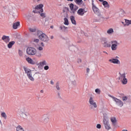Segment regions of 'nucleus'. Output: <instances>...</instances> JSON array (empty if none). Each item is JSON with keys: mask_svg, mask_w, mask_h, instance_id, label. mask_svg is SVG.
Returning <instances> with one entry per match:
<instances>
[{"mask_svg": "<svg viewBox=\"0 0 131 131\" xmlns=\"http://www.w3.org/2000/svg\"><path fill=\"white\" fill-rule=\"evenodd\" d=\"M37 35L39 39L42 41H49V37H48V36L46 34L42 33V32H41L40 31H38Z\"/></svg>", "mask_w": 131, "mask_h": 131, "instance_id": "f257e3e1", "label": "nucleus"}, {"mask_svg": "<svg viewBox=\"0 0 131 131\" xmlns=\"http://www.w3.org/2000/svg\"><path fill=\"white\" fill-rule=\"evenodd\" d=\"M24 70L26 74H27V77L31 81L33 82L34 81V80H35L33 76H32V73L31 72V70L27 68L24 67Z\"/></svg>", "mask_w": 131, "mask_h": 131, "instance_id": "f03ea898", "label": "nucleus"}, {"mask_svg": "<svg viewBox=\"0 0 131 131\" xmlns=\"http://www.w3.org/2000/svg\"><path fill=\"white\" fill-rule=\"evenodd\" d=\"M108 97H110V98H113V101H114V102H115L116 103V105H117V106H118V107H122L123 106V102L122 101H121V100L110 95L108 94Z\"/></svg>", "mask_w": 131, "mask_h": 131, "instance_id": "7ed1b4c3", "label": "nucleus"}, {"mask_svg": "<svg viewBox=\"0 0 131 131\" xmlns=\"http://www.w3.org/2000/svg\"><path fill=\"white\" fill-rule=\"evenodd\" d=\"M26 53L29 56H34L36 54V49L33 47H28L26 50Z\"/></svg>", "mask_w": 131, "mask_h": 131, "instance_id": "20e7f679", "label": "nucleus"}, {"mask_svg": "<svg viewBox=\"0 0 131 131\" xmlns=\"http://www.w3.org/2000/svg\"><path fill=\"white\" fill-rule=\"evenodd\" d=\"M111 45L112 51H116L118 48V46H119L120 43L116 40H114L111 41Z\"/></svg>", "mask_w": 131, "mask_h": 131, "instance_id": "39448f33", "label": "nucleus"}, {"mask_svg": "<svg viewBox=\"0 0 131 131\" xmlns=\"http://www.w3.org/2000/svg\"><path fill=\"white\" fill-rule=\"evenodd\" d=\"M89 103L90 105V108L91 109H93V108H97V103L95 102V100H94V97H90L89 100Z\"/></svg>", "mask_w": 131, "mask_h": 131, "instance_id": "423d86ee", "label": "nucleus"}, {"mask_svg": "<svg viewBox=\"0 0 131 131\" xmlns=\"http://www.w3.org/2000/svg\"><path fill=\"white\" fill-rule=\"evenodd\" d=\"M92 9L94 14L97 15L98 16H101V12H100V9L96 6L95 4H94V1L92 0Z\"/></svg>", "mask_w": 131, "mask_h": 131, "instance_id": "0eeeda50", "label": "nucleus"}, {"mask_svg": "<svg viewBox=\"0 0 131 131\" xmlns=\"http://www.w3.org/2000/svg\"><path fill=\"white\" fill-rule=\"evenodd\" d=\"M103 125L106 130H110L111 126L110 125V123H109V120L108 119H103Z\"/></svg>", "mask_w": 131, "mask_h": 131, "instance_id": "6e6552de", "label": "nucleus"}, {"mask_svg": "<svg viewBox=\"0 0 131 131\" xmlns=\"http://www.w3.org/2000/svg\"><path fill=\"white\" fill-rule=\"evenodd\" d=\"M102 43L104 48H111V44L108 42L106 38L102 39Z\"/></svg>", "mask_w": 131, "mask_h": 131, "instance_id": "1a4fd4ad", "label": "nucleus"}, {"mask_svg": "<svg viewBox=\"0 0 131 131\" xmlns=\"http://www.w3.org/2000/svg\"><path fill=\"white\" fill-rule=\"evenodd\" d=\"M41 122L46 124L49 122V115L48 114L43 115L41 119Z\"/></svg>", "mask_w": 131, "mask_h": 131, "instance_id": "9d476101", "label": "nucleus"}, {"mask_svg": "<svg viewBox=\"0 0 131 131\" xmlns=\"http://www.w3.org/2000/svg\"><path fill=\"white\" fill-rule=\"evenodd\" d=\"M19 114L21 115V116H24V115H25L26 117H27L29 115V113L26 111V109L25 108L20 110L19 111Z\"/></svg>", "mask_w": 131, "mask_h": 131, "instance_id": "9b49d317", "label": "nucleus"}, {"mask_svg": "<svg viewBox=\"0 0 131 131\" xmlns=\"http://www.w3.org/2000/svg\"><path fill=\"white\" fill-rule=\"evenodd\" d=\"M85 13H86V11L85 10H84V9L80 8L77 11V14L79 15V16H83Z\"/></svg>", "mask_w": 131, "mask_h": 131, "instance_id": "f8f14e48", "label": "nucleus"}, {"mask_svg": "<svg viewBox=\"0 0 131 131\" xmlns=\"http://www.w3.org/2000/svg\"><path fill=\"white\" fill-rule=\"evenodd\" d=\"M2 39L4 41V42L8 43L10 42V36L3 35L2 37Z\"/></svg>", "mask_w": 131, "mask_h": 131, "instance_id": "ddd939ff", "label": "nucleus"}, {"mask_svg": "<svg viewBox=\"0 0 131 131\" xmlns=\"http://www.w3.org/2000/svg\"><path fill=\"white\" fill-rule=\"evenodd\" d=\"M75 78V75H72L70 77V80L73 85H75L76 84V80H74Z\"/></svg>", "mask_w": 131, "mask_h": 131, "instance_id": "4468645a", "label": "nucleus"}, {"mask_svg": "<svg viewBox=\"0 0 131 131\" xmlns=\"http://www.w3.org/2000/svg\"><path fill=\"white\" fill-rule=\"evenodd\" d=\"M43 7V5L42 4H39L35 7V10H40V11L39 13H42L43 12V9H42V7Z\"/></svg>", "mask_w": 131, "mask_h": 131, "instance_id": "2eb2a0df", "label": "nucleus"}, {"mask_svg": "<svg viewBox=\"0 0 131 131\" xmlns=\"http://www.w3.org/2000/svg\"><path fill=\"white\" fill-rule=\"evenodd\" d=\"M109 62L113 64H120V61L116 58H112L109 60Z\"/></svg>", "mask_w": 131, "mask_h": 131, "instance_id": "dca6fc26", "label": "nucleus"}, {"mask_svg": "<svg viewBox=\"0 0 131 131\" xmlns=\"http://www.w3.org/2000/svg\"><path fill=\"white\" fill-rule=\"evenodd\" d=\"M111 121L112 123V125L113 126H115L116 125V123L117 122V120L116 119V118L115 117H113L111 118Z\"/></svg>", "mask_w": 131, "mask_h": 131, "instance_id": "f3484780", "label": "nucleus"}, {"mask_svg": "<svg viewBox=\"0 0 131 131\" xmlns=\"http://www.w3.org/2000/svg\"><path fill=\"white\" fill-rule=\"evenodd\" d=\"M26 60L28 63L31 64L32 65H34V64H35V62H34V61H33L30 57H27Z\"/></svg>", "mask_w": 131, "mask_h": 131, "instance_id": "a211bd4d", "label": "nucleus"}, {"mask_svg": "<svg viewBox=\"0 0 131 131\" xmlns=\"http://www.w3.org/2000/svg\"><path fill=\"white\" fill-rule=\"evenodd\" d=\"M18 26H20V22L17 21L13 25V29H17L18 28Z\"/></svg>", "mask_w": 131, "mask_h": 131, "instance_id": "6ab92c4d", "label": "nucleus"}, {"mask_svg": "<svg viewBox=\"0 0 131 131\" xmlns=\"http://www.w3.org/2000/svg\"><path fill=\"white\" fill-rule=\"evenodd\" d=\"M119 74H120V76L119 77V80H122V79H124L126 77V76H125V73L121 74L120 73Z\"/></svg>", "mask_w": 131, "mask_h": 131, "instance_id": "aec40b11", "label": "nucleus"}, {"mask_svg": "<svg viewBox=\"0 0 131 131\" xmlns=\"http://www.w3.org/2000/svg\"><path fill=\"white\" fill-rule=\"evenodd\" d=\"M71 21L74 25H76V21H75V17L74 16H71L70 17Z\"/></svg>", "mask_w": 131, "mask_h": 131, "instance_id": "412c9836", "label": "nucleus"}, {"mask_svg": "<svg viewBox=\"0 0 131 131\" xmlns=\"http://www.w3.org/2000/svg\"><path fill=\"white\" fill-rule=\"evenodd\" d=\"M67 27L65 26H59V30H61L62 32H65L66 31V29H67Z\"/></svg>", "mask_w": 131, "mask_h": 131, "instance_id": "4be33fe9", "label": "nucleus"}, {"mask_svg": "<svg viewBox=\"0 0 131 131\" xmlns=\"http://www.w3.org/2000/svg\"><path fill=\"white\" fill-rule=\"evenodd\" d=\"M15 45V41H12L9 42V43L7 45V47L8 49H11L13 46Z\"/></svg>", "mask_w": 131, "mask_h": 131, "instance_id": "5701e85b", "label": "nucleus"}, {"mask_svg": "<svg viewBox=\"0 0 131 131\" xmlns=\"http://www.w3.org/2000/svg\"><path fill=\"white\" fill-rule=\"evenodd\" d=\"M103 5L104 6V8H109V4L107 1H103Z\"/></svg>", "mask_w": 131, "mask_h": 131, "instance_id": "b1692460", "label": "nucleus"}, {"mask_svg": "<svg viewBox=\"0 0 131 131\" xmlns=\"http://www.w3.org/2000/svg\"><path fill=\"white\" fill-rule=\"evenodd\" d=\"M39 64L40 66H45V65H48V63L47 62V61L44 60L40 62Z\"/></svg>", "mask_w": 131, "mask_h": 131, "instance_id": "393cba45", "label": "nucleus"}, {"mask_svg": "<svg viewBox=\"0 0 131 131\" xmlns=\"http://www.w3.org/2000/svg\"><path fill=\"white\" fill-rule=\"evenodd\" d=\"M64 23L63 24H64V25H66V26H68L69 25V21L68 20V19L66 17H65L64 18Z\"/></svg>", "mask_w": 131, "mask_h": 131, "instance_id": "a878e982", "label": "nucleus"}, {"mask_svg": "<svg viewBox=\"0 0 131 131\" xmlns=\"http://www.w3.org/2000/svg\"><path fill=\"white\" fill-rule=\"evenodd\" d=\"M16 131H24V129L22 126L18 125L17 127H16Z\"/></svg>", "mask_w": 131, "mask_h": 131, "instance_id": "bb28decb", "label": "nucleus"}, {"mask_svg": "<svg viewBox=\"0 0 131 131\" xmlns=\"http://www.w3.org/2000/svg\"><path fill=\"white\" fill-rule=\"evenodd\" d=\"M55 86L57 91H60L61 90V88H60V83L59 82H56Z\"/></svg>", "mask_w": 131, "mask_h": 131, "instance_id": "cd10ccee", "label": "nucleus"}, {"mask_svg": "<svg viewBox=\"0 0 131 131\" xmlns=\"http://www.w3.org/2000/svg\"><path fill=\"white\" fill-rule=\"evenodd\" d=\"M121 81H122L123 84H126V83H127V79H126V78H125L121 80Z\"/></svg>", "mask_w": 131, "mask_h": 131, "instance_id": "c85d7f7f", "label": "nucleus"}, {"mask_svg": "<svg viewBox=\"0 0 131 131\" xmlns=\"http://www.w3.org/2000/svg\"><path fill=\"white\" fill-rule=\"evenodd\" d=\"M114 32V30H113V29L110 28L107 31V33L108 34H111V33H113Z\"/></svg>", "mask_w": 131, "mask_h": 131, "instance_id": "c756f323", "label": "nucleus"}, {"mask_svg": "<svg viewBox=\"0 0 131 131\" xmlns=\"http://www.w3.org/2000/svg\"><path fill=\"white\" fill-rule=\"evenodd\" d=\"M75 3H76V4L77 5H81L82 3V0H75Z\"/></svg>", "mask_w": 131, "mask_h": 131, "instance_id": "7c9ffc66", "label": "nucleus"}, {"mask_svg": "<svg viewBox=\"0 0 131 131\" xmlns=\"http://www.w3.org/2000/svg\"><path fill=\"white\" fill-rule=\"evenodd\" d=\"M125 22L127 26H128V25H131V20L125 19Z\"/></svg>", "mask_w": 131, "mask_h": 131, "instance_id": "2f4dec72", "label": "nucleus"}, {"mask_svg": "<svg viewBox=\"0 0 131 131\" xmlns=\"http://www.w3.org/2000/svg\"><path fill=\"white\" fill-rule=\"evenodd\" d=\"M128 97L127 96H124L122 97V100L123 102H125V101H127Z\"/></svg>", "mask_w": 131, "mask_h": 131, "instance_id": "473e14b6", "label": "nucleus"}, {"mask_svg": "<svg viewBox=\"0 0 131 131\" xmlns=\"http://www.w3.org/2000/svg\"><path fill=\"white\" fill-rule=\"evenodd\" d=\"M1 116L5 118V119H7V114H6V113H2Z\"/></svg>", "mask_w": 131, "mask_h": 131, "instance_id": "72a5a7b5", "label": "nucleus"}, {"mask_svg": "<svg viewBox=\"0 0 131 131\" xmlns=\"http://www.w3.org/2000/svg\"><path fill=\"white\" fill-rule=\"evenodd\" d=\"M95 93H96V94H98V95H100V94H101V90L99 89H96L95 90Z\"/></svg>", "mask_w": 131, "mask_h": 131, "instance_id": "f704fd0d", "label": "nucleus"}, {"mask_svg": "<svg viewBox=\"0 0 131 131\" xmlns=\"http://www.w3.org/2000/svg\"><path fill=\"white\" fill-rule=\"evenodd\" d=\"M70 8L71 9V11H73L74 8V5H73V4L71 3L70 5Z\"/></svg>", "mask_w": 131, "mask_h": 131, "instance_id": "c9c22d12", "label": "nucleus"}, {"mask_svg": "<svg viewBox=\"0 0 131 131\" xmlns=\"http://www.w3.org/2000/svg\"><path fill=\"white\" fill-rule=\"evenodd\" d=\"M41 13L40 14V16L42 17V18H46V13H42L40 12Z\"/></svg>", "mask_w": 131, "mask_h": 131, "instance_id": "e433bc0d", "label": "nucleus"}, {"mask_svg": "<svg viewBox=\"0 0 131 131\" xmlns=\"http://www.w3.org/2000/svg\"><path fill=\"white\" fill-rule=\"evenodd\" d=\"M18 55L20 57H22V56H23V52L20 50H18Z\"/></svg>", "mask_w": 131, "mask_h": 131, "instance_id": "4c0bfd02", "label": "nucleus"}, {"mask_svg": "<svg viewBox=\"0 0 131 131\" xmlns=\"http://www.w3.org/2000/svg\"><path fill=\"white\" fill-rule=\"evenodd\" d=\"M29 30L30 32H35V31H36V29L33 28H30L29 29Z\"/></svg>", "mask_w": 131, "mask_h": 131, "instance_id": "58836bf2", "label": "nucleus"}, {"mask_svg": "<svg viewBox=\"0 0 131 131\" xmlns=\"http://www.w3.org/2000/svg\"><path fill=\"white\" fill-rule=\"evenodd\" d=\"M49 68L48 66H46L44 67V70H49Z\"/></svg>", "mask_w": 131, "mask_h": 131, "instance_id": "ea45409f", "label": "nucleus"}, {"mask_svg": "<svg viewBox=\"0 0 131 131\" xmlns=\"http://www.w3.org/2000/svg\"><path fill=\"white\" fill-rule=\"evenodd\" d=\"M78 9V7L76 5H74L73 11H76Z\"/></svg>", "mask_w": 131, "mask_h": 131, "instance_id": "a19ab883", "label": "nucleus"}, {"mask_svg": "<svg viewBox=\"0 0 131 131\" xmlns=\"http://www.w3.org/2000/svg\"><path fill=\"white\" fill-rule=\"evenodd\" d=\"M37 50H38V51H42V50H43V48L39 46V48H38Z\"/></svg>", "mask_w": 131, "mask_h": 131, "instance_id": "79ce46f5", "label": "nucleus"}, {"mask_svg": "<svg viewBox=\"0 0 131 131\" xmlns=\"http://www.w3.org/2000/svg\"><path fill=\"white\" fill-rule=\"evenodd\" d=\"M77 63H78V64H80V63H81V59H80V58H78V59H77Z\"/></svg>", "mask_w": 131, "mask_h": 131, "instance_id": "37998d69", "label": "nucleus"}, {"mask_svg": "<svg viewBox=\"0 0 131 131\" xmlns=\"http://www.w3.org/2000/svg\"><path fill=\"white\" fill-rule=\"evenodd\" d=\"M101 124H97V125H96V127H97V128H99V129H100V128H101Z\"/></svg>", "mask_w": 131, "mask_h": 131, "instance_id": "c03bdc74", "label": "nucleus"}, {"mask_svg": "<svg viewBox=\"0 0 131 131\" xmlns=\"http://www.w3.org/2000/svg\"><path fill=\"white\" fill-rule=\"evenodd\" d=\"M38 41H39V39H34V42L37 43V42H38Z\"/></svg>", "mask_w": 131, "mask_h": 131, "instance_id": "a18cd8bd", "label": "nucleus"}, {"mask_svg": "<svg viewBox=\"0 0 131 131\" xmlns=\"http://www.w3.org/2000/svg\"><path fill=\"white\" fill-rule=\"evenodd\" d=\"M90 73V68L86 69V74H89Z\"/></svg>", "mask_w": 131, "mask_h": 131, "instance_id": "49530a36", "label": "nucleus"}, {"mask_svg": "<svg viewBox=\"0 0 131 131\" xmlns=\"http://www.w3.org/2000/svg\"><path fill=\"white\" fill-rule=\"evenodd\" d=\"M57 96L59 99H61V95L60 94V93L59 92L57 93Z\"/></svg>", "mask_w": 131, "mask_h": 131, "instance_id": "de8ad7c7", "label": "nucleus"}, {"mask_svg": "<svg viewBox=\"0 0 131 131\" xmlns=\"http://www.w3.org/2000/svg\"><path fill=\"white\" fill-rule=\"evenodd\" d=\"M50 83H51V84H52V85H53V84H54V81H53V80H51V81H50Z\"/></svg>", "mask_w": 131, "mask_h": 131, "instance_id": "09e8293b", "label": "nucleus"}, {"mask_svg": "<svg viewBox=\"0 0 131 131\" xmlns=\"http://www.w3.org/2000/svg\"><path fill=\"white\" fill-rule=\"evenodd\" d=\"M36 56H37V57H41V54H36Z\"/></svg>", "mask_w": 131, "mask_h": 131, "instance_id": "8fccbe9b", "label": "nucleus"}, {"mask_svg": "<svg viewBox=\"0 0 131 131\" xmlns=\"http://www.w3.org/2000/svg\"><path fill=\"white\" fill-rule=\"evenodd\" d=\"M41 47H45V44H43V42H41Z\"/></svg>", "mask_w": 131, "mask_h": 131, "instance_id": "3c124183", "label": "nucleus"}, {"mask_svg": "<svg viewBox=\"0 0 131 131\" xmlns=\"http://www.w3.org/2000/svg\"><path fill=\"white\" fill-rule=\"evenodd\" d=\"M35 74H39V72H37L34 74V75H35Z\"/></svg>", "mask_w": 131, "mask_h": 131, "instance_id": "603ef678", "label": "nucleus"}, {"mask_svg": "<svg viewBox=\"0 0 131 131\" xmlns=\"http://www.w3.org/2000/svg\"><path fill=\"white\" fill-rule=\"evenodd\" d=\"M40 93H41V94H43V90H40Z\"/></svg>", "mask_w": 131, "mask_h": 131, "instance_id": "864d4df0", "label": "nucleus"}, {"mask_svg": "<svg viewBox=\"0 0 131 131\" xmlns=\"http://www.w3.org/2000/svg\"><path fill=\"white\" fill-rule=\"evenodd\" d=\"M50 38H51V39H53V38H54V36H51Z\"/></svg>", "mask_w": 131, "mask_h": 131, "instance_id": "5fc2aeb1", "label": "nucleus"}, {"mask_svg": "<svg viewBox=\"0 0 131 131\" xmlns=\"http://www.w3.org/2000/svg\"><path fill=\"white\" fill-rule=\"evenodd\" d=\"M0 124L3 126V123L2 122V121L0 120Z\"/></svg>", "mask_w": 131, "mask_h": 131, "instance_id": "6e6d98bb", "label": "nucleus"}, {"mask_svg": "<svg viewBox=\"0 0 131 131\" xmlns=\"http://www.w3.org/2000/svg\"><path fill=\"white\" fill-rule=\"evenodd\" d=\"M103 53H104V54H108V53H107V52H106V51H103Z\"/></svg>", "mask_w": 131, "mask_h": 131, "instance_id": "4d7b16f0", "label": "nucleus"}, {"mask_svg": "<svg viewBox=\"0 0 131 131\" xmlns=\"http://www.w3.org/2000/svg\"><path fill=\"white\" fill-rule=\"evenodd\" d=\"M68 2H73V0H67Z\"/></svg>", "mask_w": 131, "mask_h": 131, "instance_id": "13d9d810", "label": "nucleus"}, {"mask_svg": "<svg viewBox=\"0 0 131 131\" xmlns=\"http://www.w3.org/2000/svg\"><path fill=\"white\" fill-rule=\"evenodd\" d=\"M99 2H103L104 1V0H99Z\"/></svg>", "mask_w": 131, "mask_h": 131, "instance_id": "bf43d9fd", "label": "nucleus"}, {"mask_svg": "<svg viewBox=\"0 0 131 131\" xmlns=\"http://www.w3.org/2000/svg\"><path fill=\"white\" fill-rule=\"evenodd\" d=\"M33 13H36V12H35V10H33Z\"/></svg>", "mask_w": 131, "mask_h": 131, "instance_id": "052dcab7", "label": "nucleus"}, {"mask_svg": "<svg viewBox=\"0 0 131 131\" xmlns=\"http://www.w3.org/2000/svg\"><path fill=\"white\" fill-rule=\"evenodd\" d=\"M51 28H54V27L53 26H51Z\"/></svg>", "mask_w": 131, "mask_h": 131, "instance_id": "680f3d73", "label": "nucleus"}, {"mask_svg": "<svg viewBox=\"0 0 131 131\" xmlns=\"http://www.w3.org/2000/svg\"><path fill=\"white\" fill-rule=\"evenodd\" d=\"M81 33H84L83 31H81Z\"/></svg>", "mask_w": 131, "mask_h": 131, "instance_id": "e2e57ef3", "label": "nucleus"}, {"mask_svg": "<svg viewBox=\"0 0 131 131\" xmlns=\"http://www.w3.org/2000/svg\"><path fill=\"white\" fill-rule=\"evenodd\" d=\"M101 18L103 19L104 17H103L102 16H101Z\"/></svg>", "mask_w": 131, "mask_h": 131, "instance_id": "0e129e2a", "label": "nucleus"}, {"mask_svg": "<svg viewBox=\"0 0 131 131\" xmlns=\"http://www.w3.org/2000/svg\"><path fill=\"white\" fill-rule=\"evenodd\" d=\"M71 48H72V47H70V49H71Z\"/></svg>", "mask_w": 131, "mask_h": 131, "instance_id": "69168bd1", "label": "nucleus"}, {"mask_svg": "<svg viewBox=\"0 0 131 131\" xmlns=\"http://www.w3.org/2000/svg\"><path fill=\"white\" fill-rule=\"evenodd\" d=\"M116 58H118V57L117 56Z\"/></svg>", "mask_w": 131, "mask_h": 131, "instance_id": "338daca9", "label": "nucleus"}]
</instances>
